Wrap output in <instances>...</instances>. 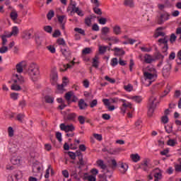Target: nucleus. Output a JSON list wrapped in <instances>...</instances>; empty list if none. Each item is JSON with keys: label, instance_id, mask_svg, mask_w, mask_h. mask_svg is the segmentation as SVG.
Returning <instances> with one entry per match:
<instances>
[{"label": "nucleus", "instance_id": "f257e3e1", "mask_svg": "<svg viewBox=\"0 0 181 181\" xmlns=\"http://www.w3.org/2000/svg\"><path fill=\"white\" fill-rule=\"evenodd\" d=\"M28 74L32 78L33 81H37V77L40 74L39 65L35 62L31 63L28 68Z\"/></svg>", "mask_w": 181, "mask_h": 181}, {"label": "nucleus", "instance_id": "f03ea898", "mask_svg": "<svg viewBox=\"0 0 181 181\" xmlns=\"http://www.w3.org/2000/svg\"><path fill=\"white\" fill-rule=\"evenodd\" d=\"M61 131H64L66 134L69 132H73L76 127H74V125L70 124V125H66V124L62 123L59 125Z\"/></svg>", "mask_w": 181, "mask_h": 181}, {"label": "nucleus", "instance_id": "7ed1b4c3", "mask_svg": "<svg viewBox=\"0 0 181 181\" xmlns=\"http://www.w3.org/2000/svg\"><path fill=\"white\" fill-rule=\"evenodd\" d=\"M158 43H163L164 46L162 47V52L164 53L165 56H168V49L169 46L168 45V40L166 38H160L158 40Z\"/></svg>", "mask_w": 181, "mask_h": 181}, {"label": "nucleus", "instance_id": "20e7f679", "mask_svg": "<svg viewBox=\"0 0 181 181\" xmlns=\"http://www.w3.org/2000/svg\"><path fill=\"white\" fill-rule=\"evenodd\" d=\"M73 3V0H71V4L70 5L71 6H73V10L74 11V13H77V15H78V16H84V13H83V11L80 10V8L77 6V3H76V1H74Z\"/></svg>", "mask_w": 181, "mask_h": 181}, {"label": "nucleus", "instance_id": "39448f33", "mask_svg": "<svg viewBox=\"0 0 181 181\" xmlns=\"http://www.w3.org/2000/svg\"><path fill=\"white\" fill-rule=\"evenodd\" d=\"M172 69V64H167L163 69V77L168 78L170 74V70Z\"/></svg>", "mask_w": 181, "mask_h": 181}, {"label": "nucleus", "instance_id": "423d86ee", "mask_svg": "<svg viewBox=\"0 0 181 181\" xmlns=\"http://www.w3.org/2000/svg\"><path fill=\"white\" fill-rule=\"evenodd\" d=\"M61 52L66 60H70L71 59V51L69 48H62L61 49Z\"/></svg>", "mask_w": 181, "mask_h": 181}, {"label": "nucleus", "instance_id": "0eeeda50", "mask_svg": "<svg viewBox=\"0 0 181 181\" xmlns=\"http://www.w3.org/2000/svg\"><path fill=\"white\" fill-rule=\"evenodd\" d=\"M114 53V56H124L125 54V51L122 49V48H119V47H115L113 49H112Z\"/></svg>", "mask_w": 181, "mask_h": 181}, {"label": "nucleus", "instance_id": "6e6552de", "mask_svg": "<svg viewBox=\"0 0 181 181\" xmlns=\"http://www.w3.org/2000/svg\"><path fill=\"white\" fill-rule=\"evenodd\" d=\"M76 118H77V114H76L75 112H72V113H69L66 116H65L64 119L66 122L75 121Z\"/></svg>", "mask_w": 181, "mask_h": 181}, {"label": "nucleus", "instance_id": "1a4fd4ad", "mask_svg": "<svg viewBox=\"0 0 181 181\" xmlns=\"http://www.w3.org/2000/svg\"><path fill=\"white\" fill-rule=\"evenodd\" d=\"M169 16H170V15L168 13L161 14L160 19H158V25H162V23H163V22H165V21H168Z\"/></svg>", "mask_w": 181, "mask_h": 181}, {"label": "nucleus", "instance_id": "9d476101", "mask_svg": "<svg viewBox=\"0 0 181 181\" xmlns=\"http://www.w3.org/2000/svg\"><path fill=\"white\" fill-rule=\"evenodd\" d=\"M155 108H156V105H153V101H151L147 112L148 117H152L153 115V112H155Z\"/></svg>", "mask_w": 181, "mask_h": 181}, {"label": "nucleus", "instance_id": "9b49d317", "mask_svg": "<svg viewBox=\"0 0 181 181\" xmlns=\"http://www.w3.org/2000/svg\"><path fill=\"white\" fill-rule=\"evenodd\" d=\"M78 106L79 107V110H86L87 107H88V104L84 101V99H80L78 102Z\"/></svg>", "mask_w": 181, "mask_h": 181}, {"label": "nucleus", "instance_id": "f8f14e48", "mask_svg": "<svg viewBox=\"0 0 181 181\" xmlns=\"http://www.w3.org/2000/svg\"><path fill=\"white\" fill-rule=\"evenodd\" d=\"M144 76L146 80H153V78L158 77L156 74H151L149 72H144Z\"/></svg>", "mask_w": 181, "mask_h": 181}, {"label": "nucleus", "instance_id": "ddd939ff", "mask_svg": "<svg viewBox=\"0 0 181 181\" xmlns=\"http://www.w3.org/2000/svg\"><path fill=\"white\" fill-rule=\"evenodd\" d=\"M31 36L32 33H30V30H25L23 32L21 37L22 39H25V40H29Z\"/></svg>", "mask_w": 181, "mask_h": 181}, {"label": "nucleus", "instance_id": "4468645a", "mask_svg": "<svg viewBox=\"0 0 181 181\" xmlns=\"http://www.w3.org/2000/svg\"><path fill=\"white\" fill-rule=\"evenodd\" d=\"M119 168H121V169H123V170H120V173H122V175H125V173H127V170H128L129 166H128V164L122 163L120 165H119Z\"/></svg>", "mask_w": 181, "mask_h": 181}, {"label": "nucleus", "instance_id": "2eb2a0df", "mask_svg": "<svg viewBox=\"0 0 181 181\" xmlns=\"http://www.w3.org/2000/svg\"><path fill=\"white\" fill-rule=\"evenodd\" d=\"M99 64L100 62L98 61V55H95V57L93 59L92 67H94L95 69H98Z\"/></svg>", "mask_w": 181, "mask_h": 181}, {"label": "nucleus", "instance_id": "dca6fc26", "mask_svg": "<svg viewBox=\"0 0 181 181\" xmlns=\"http://www.w3.org/2000/svg\"><path fill=\"white\" fill-rule=\"evenodd\" d=\"M124 6H129V8H135L134 0H124Z\"/></svg>", "mask_w": 181, "mask_h": 181}, {"label": "nucleus", "instance_id": "f3484780", "mask_svg": "<svg viewBox=\"0 0 181 181\" xmlns=\"http://www.w3.org/2000/svg\"><path fill=\"white\" fill-rule=\"evenodd\" d=\"M119 152H121L120 148H110L109 151H107V153H110V155H118Z\"/></svg>", "mask_w": 181, "mask_h": 181}, {"label": "nucleus", "instance_id": "a211bd4d", "mask_svg": "<svg viewBox=\"0 0 181 181\" xmlns=\"http://www.w3.org/2000/svg\"><path fill=\"white\" fill-rule=\"evenodd\" d=\"M144 62L147 64H151V63H152V62H155V59L153 58H152V56L146 54L144 56Z\"/></svg>", "mask_w": 181, "mask_h": 181}, {"label": "nucleus", "instance_id": "6ab92c4d", "mask_svg": "<svg viewBox=\"0 0 181 181\" xmlns=\"http://www.w3.org/2000/svg\"><path fill=\"white\" fill-rule=\"evenodd\" d=\"M129 98L130 100H133V101H135V103H137V104H141V103H142V96H131Z\"/></svg>", "mask_w": 181, "mask_h": 181}, {"label": "nucleus", "instance_id": "aec40b11", "mask_svg": "<svg viewBox=\"0 0 181 181\" xmlns=\"http://www.w3.org/2000/svg\"><path fill=\"white\" fill-rule=\"evenodd\" d=\"M40 172V165L39 164L34 163L33 164V173H39Z\"/></svg>", "mask_w": 181, "mask_h": 181}, {"label": "nucleus", "instance_id": "412c9836", "mask_svg": "<svg viewBox=\"0 0 181 181\" xmlns=\"http://www.w3.org/2000/svg\"><path fill=\"white\" fill-rule=\"evenodd\" d=\"M113 33L116 35H121V27L118 25H116L113 27Z\"/></svg>", "mask_w": 181, "mask_h": 181}, {"label": "nucleus", "instance_id": "4be33fe9", "mask_svg": "<svg viewBox=\"0 0 181 181\" xmlns=\"http://www.w3.org/2000/svg\"><path fill=\"white\" fill-rule=\"evenodd\" d=\"M96 163H97L98 166H99V168H100L103 170L107 169V165H105L104 163V160H98L96 161Z\"/></svg>", "mask_w": 181, "mask_h": 181}, {"label": "nucleus", "instance_id": "5701e85b", "mask_svg": "<svg viewBox=\"0 0 181 181\" xmlns=\"http://www.w3.org/2000/svg\"><path fill=\"white\" fill-rule=\"evenodd\" d=\"M131 159L133 160V162H139L141 160V156L138 155V153L136 154H131L130 156Z\"/></svg>", "mask_w": 181, "mask_h": 181}, {"label": "nucleus", "instance_id": "b1692460", "mask_svg": "<svg viewBox=\"0 0 181 181\" xmlns=\"http://www.w3.org/2000/svg\"><path fill=\"white\" fill-rule=\"evenodd\" d=\"M45 103L47 104H53L54 103V98L50 96V95H46L45 97Z\"/></svg>", "mask_w": 181, "mask_h": 181}, {"label": "nucleus", "instance_id": "393cba45", "mask_svg": "<svg viewBox=\"0 0 181 181\" xmlns=\"http://www.w3.org/2000/svg\"><path fill=\"white\" fill-rule=\"evenodd\" d=\"M100 6H95L93 8V11L96 15H99L101 16L103 15V11H101V8H99Z\"/></svg>", "mask_w": 181, "mask_h": 181}, {"label": "nucleus", "instance_id": "a878e982", "mask_svg": "<svg viewBox=\"0 0 181 181\" xmlns=\"http://www.w3.org/2000/svg\"><path fill=\"white\" fill-rule=\"evenodd\" d=\"M172 87L169 86V84L167 85L165 90H164V95L160 96V98H163V97H166L170 93Z\"/></svg>", "mask_w": 181, "mask_h": 181}, {"label": "nucleus", "instance_id": "bb28decb", "mask_svg": "<svg viewBox=\"0 0 181 181\" xmlns=\"http://www.w3.org/2000/svg\"><path fill=\"white\" fill-rule=\"evenodd\" d=\"M11 34L13 36H18V35L19 34V28H18V26H13L12 28Z\"/></svg>", "mask_w": 181, "mask_h": 181}, {"label": "nucleus", "instance_id": "cd10ccee", "mask_svg": "<svg viewBox=\"0 0 181 181\" xmlns=\"http://www.w3.org/2000/svg\"><path fill=\"white\" fill-rule=\"evenodd\" d=\"M167 145H168V146H175L177 145V141H176V139H170L167 141Z\"/></svg>", "mask_w": 181, "mask_h": 181}, {"label": "nucleus", "instance_id": "c85d7f7f", "mask_svg": "<svg viewBox=\"0 0 181 181\" xmlns=\"http://www.w3.org/2000/svg\"><path fill=\"white\" fill-rule=\"evenodd\" d=\"M72 95H73V92H71V91L67 92L65 94V99L68 102V104H70V100H71V96Z\"/></svg>", "mask_w": 181, "mask_h": 181}, {"label": "nucleus", "instance_id": "c756f323", "mask_svg": "<svg viewBox=\"0 0 181 181\" xmlns=\"http://www.w3.org/2000/svg\"><path fill=\"white\" fill-rule=\"evenodd\" d=\"M101 33L103 36L107 35L108 33H110V28L108 27H103L101 29Z\"/></svg>", "mask_w": 181, "mask_h": 181}, {"label": "nucleus", "instance_id": "7c9ffc66", "mask_svg": "<svg viewBox=\"0 0 181 181\" xmlns=\"http://www.w3.org/2000/svg\"><path fill=\"white\" fill-rule=\"evenodd\" d=\"M17 73H22L23 71V66H22V62H20L16 66Z\"/></svg>", "mask_w": 181, "mask_h": 181}, {"label": "nucleus", "instance_id": "2f4dec72", "mask_svg": "<svg viewBox=\"0 0 181 181\" xmlns=\"http://www.w3.org/2000/svg\"><path fill=\"white\" fill-rule=\"evenodd\" d=\"M83 180L95 181L97 178L94 175L84 176Z\"/></svg>", "mask_w": 181, "mask_h": 181}, {"label": "nucleus", "instance_id": "473e14b6", "mask_svg": "<svg viewBox=\"0 0 181 181\" xmlns=\"http://www.w3.org/2000/svg\"><path fill=\"white\" fill-rule=\"evenodd\" d=\"M107 49H108V47H107V46H100L99 47V54H104V53H105V52H107Z\"/></svg>", "mask_w": 181, "mask_h": 181}, {"label": "nucleus", "instance_id": "72a5a7b5", "mask_svg": "<svg viewBox=\"0 0 181 181\" xmlns=\"http://www.w3.org/2000/svg\"><path fill=\"white\" fill-rule=\"evenodd\" d=\"M154 177H155V180L154 181H159V180H161L162 179V173H154Z\"/></svg>", "mask_w": 181, "mask_h": 181}, {"label": "nucleus", "instance_id": "f704fd0d", "mask_svg": "<svg viewBox=\"0 0 181 181\" xmlns=\"http://www.w3.org/2000/svg\"><path fill=\"white\" fill-rule=\"evenodd\" d=\"M57 43L59 46H66V41H64V39L63 38H59L57 40Z\"/></svg>", "mask_w": 181, "mask_h": 181}, {"label": "nucleus", "instance_id": "c9c22d12", "mask_svg": "<svg viewBox=\"0 0 181 181\" xmlns=\"http://www.w3.org/2000/svg\"><path fill=\"white\" fill-rule=\"evenodd\" d=\"M117 166H118V163H117V160L115 159L111 160V168L112 170H115L117 169Z\"/></svg>", "mask_w": 181, "mask_h": 181}, {"label": "nucleus", "instance_id": "e433bc0d", "mask_svg": "<svg viewBox=\"0 0 181 181\" xmlns=\"http://www.w3.org/2000/svg\"><path fill=\"white\" fill-rule=\"evenodd\" d=\"M11 90H13V91H21V90H22V88L21 87V86L13 84L11 86Z\"/></svg>", "mask_w": 181, "mask_h": 181}, {"label": "nucleus", "instance_id": "4c0bfd02", "mask_svg": "<svg viewBox=\"0 0 181 181\" xmlns=\"http://www.w3.org/2000/svg\"><path fill=\"white\" fill-rule=\"evenodd\" d=\"M78 121L81 124V125H84L86 122V117L84 116L80 115L78 117Z\"/></svg>", "mask_w": 181, "mask_h": 181}, {"label": "nucleus", "instance_id": "58836bf2", "mask_svg": "<svg viewBox=\"0 0 181 181\" xmlns=\"http://www.w3.org/2000/svg\"><path fill=\"white\" fill-rule=\"evenodd\" d=\"M110 64L112 67H115V66H117L118 65V59L117 57L112 58L111 59Z\"/></svg>", "mask_w": 181, "mask_h": 181}, {"label": "nucleus", "instance_id": "ea45409f", "mask_svg": "<svg viewBox=\"0 0 181 181\" xmlns=\"http://www.w3.org/2000/svg\"><path fill=\"white\" fill-rule=\"evenodd\" d=\"M74 31L77 32L80 35H82L83 36H86V31H84V30H83L81 28H75Z\"/></svg>", "mask_w": 181, "mask_h": 181}, {"label": "nucleus", "instance_id": "a19ab883", "mask_svg": "<svg viewBox=\"0 0 181 181\" xmlns=\"http://www.w3.org/2000/svg\"><path fill=\"white\" fill-rule=\"evenodd\" d=\"M53 16H54V11L53 10H50L47 14V18L48 21H51Z\"/></svg>", "mask_w": 181, "mask_h": 181}, {"label": "nucleus", "instance_id": "79ce46f5", "mask_svg": "<svg viewBox=\"0 0 181 181\" xmlns=\"http://www.w3.org/2000/svg\"><path fill=\"white\" fill-rule=\"evenodd\" d=\"M63 68L59 69L60 71H67L68 69H71V65H70V64H67L66 65L64 64Z\"/></svg>", "mask_w": 181, "mask_h": 181}, {"label": "nucleus", "instance_id": "37998d69", "mask_svg": "<svg viewBox=\"0 0 181 181\" xmlns=\"http://www.w3.org/2000/svg\"><path fill=\"white\" fill-rule=\"evenodd\" d=\"M10 16L12 21H16V19H18V13H16V11H12Z\"/></svg>", "mask_w": 181, "mask_h": 181}, {"label": "nucleus", "instance_id": "c03bdc74", "mask_svg": "<svg viewBox=\"0 0 181 181\" xmlns=\"http://www.w3.org/2000/svg\"><path fill=\"white\" fill-rule=\"evenodd\" d=\"M124 88L126 91L130 93V91H132V90H134V86H132V84L129 83L127 86H124Z\"/></svg>", "mask_w": 181, "mask_h": 181}, {"label": "nucleus", "instance_id": "a18cd8bd", "mask_svg": "<svg viewBox=\"0 0 181 181\" xmlns=\"http://www.w3.org/2000/svg\"><path fill=\"white\" fill-rule=\"evenodd\" d=\"M92 50L90 47H86L82 50V54H90L91 53Z\"/></svg>", "mask_w": 181, "mask_h": 181}, {"label": "nucleus", "instance_id": "49530a36", "mask_svg": "<svg viewBox=\"0 0 181 181\" xmlns=\"http://www.w3.org/2000/svg\"><path fill=\"white\" fill-rule=\"evenodd\" d=\"M16 77L18 79V81H19L20 84H23V83H25V78L23 76L16 74Z\"/></svg>", "mask_w": 181, "mask_h": 181}, {"label": "nucleus", "instance_id": "de8ad7c7", "mask_svg": "<svg viewBox=\"0 0 181 181\" xmlns=\"http://www.w3.org/2000/svg\"><path fill=\"white\" fill-rule=\"evenodd\" d=\"M23 118H25V115L22 113H19L16 117V119H18L19 122H23Z\"/></svg>", "mask_w": 181, "mask_h": 181}, {"label": "nucleus", "instance_id": "09e8293b", "mask_svg": "<svg viewBox=\"0 0 181 181\" xmlns=\"http://www.w3.org/2000/svg\"><path fill=\"white\" fill-rule=\"evenodd\" d=\"M45 32H47V33H51L53 31V28L50 25H46L44 27Z\"/></svg>", "mask_w": 181, "mask_h": 181}, {"label": "nucleus", "instance_id": "8fccbe9b", "mask_svg": "<svg viewBox=\"0 0 181 181\" xmlns=\"http://www.w3.org/2000/svg\"><path fill=\"white\" fill-rule=\"evenodd\" d=\"M165 132H167V134H170V133H172V131H173V125L165 126Z\"/></svg>", "mask_w": 181, "mask_h": 181}, {"label": "nucleus", "instance_id": "3c124183", "mask_svg": "<svg viewBox=\"0 0 181 181\" xmlns=\"http://www.w3.org/2000/svg\"><path fill=\"white\" fill-rule=\"evenodd\" d=\"M176 39H177V37L176 36V35H175V33L171 34L170 37V43H175V42H176Z\"/></svg>", "mask_w": 181, "mask_h": 181}, {"label": "nucleus", "instance_id": "603ef678", "mask_svg": "<svg viewBox=\"0 0 181 181\" xmlns=\"http://www.w3.org/2000/svg\"><path fill=\"white\" fill-rule=\"evenodd\" d=\"M59 36H62V33L59 30H55L54 33L52 34L53 37H59Z\"/></svg>", "mask_w": 181, "mask_h": 181}, {"label": "nucleus", "instance_id": "864d4df0", "mask_svg": "<svg viewBox=\"0 0 181 181\" xmlns=\"http://www.w3.org/2000/svg\"><path fill=\"white\" fill-rule=\"evenodd\" d=\"M105 80H106V81H109V83H111V84L115 83V78H111L108 76H105Z\"/></svg>", "mask_w": 181, "mask_h": 181}, {"label": "nucleus", "instance_id": "5fc2aeb1", "mask_svg": "<svg viewBox=\"0 0 181 181\" xmlns=\"http://www.w3.org/2000/svg\"><path fill=\"white\" fill-rule=\"evenodd\" d=\"M107 40L109 42H115V43H118V42H119V39H118L115 37H107Z\"/></svg>", "mask_w": 181, "mask_h": 181}, {"label": "nucleus", "instance_id": "6e6d98bb", "mask_svg": "<svg viewBox=\"0 0 181 181\" xmlns=\"http://www.w3.org/2000/svg\"><path fill=\"white\" fill-rule=\"evenodd\" d=\"M6 52H8V47L3 45L1 47H0V53L1 54L6 53Z\"/></svg>", "mask_w": 181, "mask_h": 181}, {"label": "nucleus", "instance_id": "4d7b16f0", "mask_svg": "<svg viewBox=\"0 0 181 181\" xmlns=\"http://www.w3.org/2000/svg\"><path fill=\"white\" fill-rule=\"evenodd\" d=\"M98 104V101L97 100V99H94L90 102V108H94V107H96Z\"/></svg>", "mask_w": 181, "mask_h": 181}, {"label": "nucleus", "instance_id": "13d9d810", "mask_svg": "<svg viewBox=\"0 0 181 181\" xmlns=\"http://www.w3.org/2000/svg\"><path fill=\"white\" fill-rule=\"evenodd\" d=\"M18 174H16L14 177L16 178L15 180L13 179V176L12 175H8V181H18Z\"/></svg>", "mask_w": 181, "mask_h": 181}, {"label": "nucleus", "instance_id": "bf43d9fd", "mask_svg": "<svg viewBox=\"0 0 181 181\" xmlns=\"http://www.w3.org/2000/svg\"><path fill=\"white\" fill-rule=\"evenodd\" d=\"M68 156H69V158H71V159H72L73 160H76V153L73 151H69L68 152Z\"/></svg>", "mask_w": 181, "mask_h": 181}, {"label": "nucleus", "instance_id": "052dcab7", "mask_svg": "<svg viewBox=\"0 0 181 181\" xmlns=\"http://www.w3.org/2000/svg\"><path fill=\"white\" fill-rule=\"evenodd\" d=\"M161 122H163V124H168V122H169V117L168 116H163L161 117Z\"/></svg>", "mask_w": 181, "mask_h": 181}, {"label": "nucleus", "instance_id": "680f3d73", "mask_svg": "<svg viewBox=\"0 0 181 181\" xmlns=\"http://www.w3.org/2000/svg\"><path fill=\"white\" fill-rule=\"evenodd\" d=\"M98 23L100 25H105V23H107V18L102 17V18L98 19Z\"/></svg>", "mask_w": 181, "mask_h": 181}, {"label": "nucleus", "instance_id": "e2e57ef3", "mask_svg": "<svg viewBox=\"0 0 181 181\" xmlns=\"http://www.w3.org/2000/svg\"><path fill=\"white\" fill-rule=\"evenodd\" d=\"M8 136H10L11 138H12V136H13V128L12 127H9L8 129Z\"/></svg>", "mask_w": 181, "mask_h": 181}, {"label": "nucleus", "instance_id": "0e129e2a", "mask_svg": "<svg viewBox=\"0 0 181 181\" xmlns=\"http://www.w3.org/2000/svg\"><path fill=\"white\" fill-rule=\"evenodd\" d=\"M18 97H19V93H11V98H12V100H18Z\"/></svg>", "mask_w": 181, "mask_h": 181}, {"label": "nucleus", "instance_id": "69168bd1", "mask_svg": "<svg viewBox=\"0 0 181 181\" xmlns=\"http://www.w3.org/2000/svg\"><path fill=\"white\" fill-rule=\"evenodd\" d=\"M11 163H13V165H18L20 163L21 160L16 158H13L11 160Z\"/></svg>", "mask_w": 181, "mask_h": 181}, {"label": "nucleus", "instance_id": "338daca9", "mask_svg": "<svg viewBox=\"0 0 181 181\" xmlns=\"http://www.w3.org/2000/svg\"><path fill=\"white\" fill-rule=\"evenodd\" d=\"M93 136L98 141H103V135L98 134H93Z\"/></svg>", "mask_w": 181, "mask_h": 181}, {"label": "nucleus", "instance_id": "774afa93", "mask_svg": "<svg viewBox=\"0 0 181 181\" xmlns=\"http://www.w3.org/2000/svg\"><path fill=\"white\" fill-rule=\"evenodd\" d=\"M56 138L57 139H58L59 142H62V141H63V139H62V134L60 133V132H57L56 133Z\"/></svg>", "mask_w": 181, "mask_h": 181}]
</instances>
